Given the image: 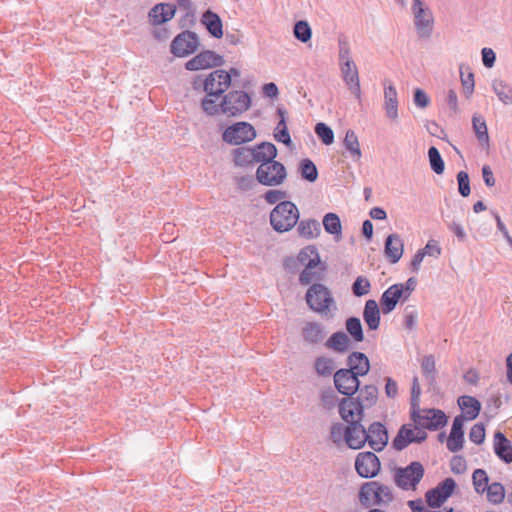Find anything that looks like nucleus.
<instances>
[{
    "mask_svg": "<svg viewBox=\"0 0 512 512\" xmlns=\"http://www.w3.org/2000/svg\"><path fill=\"white\" fill-rule=\"evenodd\" d=\"M254 163H260L256 170V180L264 186L281 185L286 177L285 166L275 160L277 148L271 142H261L252 148Z\"/></svg>",
    "mask_w": 512,
    "mask_h": 512,
    "instance_id": "1",
    "label": "nucleus"
},
{
    "mask_svg": "<svg viewBox=\"0 0 512 512\" xmlns=\"http://www.w3.org/2000/svg\"><path fill=\"white\" fill-rule=\"evenodd\" d=\"M231 74L225 70L211 72L203 81V91L206 96L201 100V108L208 116L222 113L221 102L216 103L214 98L221 97L231 85Z\"/></svg>",
    "mask_w": 512,
    "mask_h": 512,
    "instance_id": "2",
    "label": "nucleus"
},
{
    "mask_svg": "<svg viewBox=\"0 0 512 512\" xmlns=\"http://www.w3.org/2000/svg\"><path fill=\"white\" fill-rule=\"evenodd\" d=\"M358 395L353 398H342L338 403V412L342 420L347 417L364 416L366 408L373 407L378 400L379 390L374 384L359 386Z\"/></svg>",
    "mask_w": 512,
    "mask_h": 512,
    "instance_id": "3",
    "label": "nucleus"
},
{
    "mask_svg": "<svg viewBox=\"0 0 512 512\" xmlns=\"http://www.w3.org/2000/svg\"><path fill=\"white\" fill-rule=\"evenodd\" d=\"M300 213L297 206L288 200L279 202L270 213V224L279 233L290 231L298 222Z\"/></svg>",
    "mask_w": 512,
    "mask_h": 512,
    "instance_id": "4",
    "label": "nucleus"
},
{
    "mask_svg": "<svg viewBox=\"0 0 512 512\" xmlns=\"http://www.w3.org/2000/svg\"><path fill=\"white\" fill-rule=\"evenodd\" d=\"M305 300L312 311L325 315L330 311V307L335 305L331 291L321 283H314L308 288Z\"/></svg>",
    "mask_w": 512,
    "mask_h": 512,
    "instance_id": "5",
    "label": "nucleus"
},
{
    "mask_svg": "<svg viewBox=\"0 0 512 512\" xmlns=\"http://www.w3.org/2000/svg\"><path fill=\"white\" fill-rule=\"evenodd\" d=\"M359 500L365 507L385 505L393 500L390 488L376 481L364 483L359 491Z\"/></svg>",
    "mask_w": 512,
    "mask_h": 512,
    "instance_id": "6",
    "label": "nucleus"
},
{
    "mask_svg": "<svg viewBox=\"0 0 512 512\" xmlns=\"http://www.w3.org/2000/svg\"><path fill=\"white\" fill-rule=\"evenodd\" d=\"M250 95L242 90H232L222 95L221 107L222 113L228 117H237L242 115L251 107Z\"/></svg>",
    "mask_w": 512,
    "mask_h": 512,
    "instance_id": "7",
    "label": "nucleus"
},
{
    "mask_svg": "<svg viewBox=\"0 0 512 512\" xmlns=\"http://www.w3.org/2000/svg\"><path fill=\"white\" fill-rule=\"evenodd\" d=\"M255 128L248 122H237L228 126L223 134L222 139L230 145H241L250 142L256 138Z\"/></svg>",
    "mask_w": 512,
    "mask_h": 512,
    "instance_id": "8",
    "label": "nucleus"
},
{
    "mask_svg": "<svg viewBox=\"0 0 512 512\" xmlns=\"http://www.w3.org/2000/svg\"><path fill=\"white\" fill-rule=\"evenodd\" d=\"M359 378L351 369L340 368L333 375L335 389L344 398H353L361 385Z\"/></svg>",
    "mask_w": 512,
    "mask_h": 512,
    "instance_id": "9",
    "label": "nucleus"
},
{
    "mask_svg": "<svg viewBox=\"0 0 512 512\" xmlns=\"http://www.w3.org/2000/svg\"><path fill=\"white\" fill-rule=\"evenodd\" d=\"M198 35L190 30L179 33L171 42L170 52L179 58L193 54L199 47Z\"/></svg>",
    "mask_w": 512,
    "mask_h": 512,
    "instance_id": "10",
    "label": "nucleus"
},
{
    "mask_svg": "<svg viewBox=\"0 0 512 512\" xmlns=\"http://www.w3.org/2000/svg\"><path fill=\"white\" fill-rule=\"evenodd\" d=\"M424 476V467L418 461L411 462L404 468H398L395 472V482L398 487L408 490L415 488Z\"/></svg>",
    "mask_w": 512,
    "mask_h": 512,
    "instance_id": "11",
    "label": "nucleus"
},
{
    "mask_svg": "<svg viewBox=\"0 0 512 512\" xmlns=\"http://www.w3.org/2000/svg\"><path fill=\"white\" fill-rule=\"evenodd\" d=\"M423 412L424 414H420L416 409L411 412V419L422 428L435 431L447 424V416L442 410L432 408Z\"/></svg>",
    "mask_w": 512,
    "mask_h": 512,
    "instance_id": "12",
    "label": "nucleus"
},
{
    "mask_svg": "<svg viewBox=\"0 0 512 512\" xmlns=\"http://www.w3.org/2000/svg\"><path fill=\"white\" fill-rule=\"evenodd\" d=\"M363 418L364 416H352L344 420L347 423L346 444L351 449H361L367 443L366 428L361 423Z\"/></svg>",
    "mask_w": 512,
    "mask_h": 512,
    "instance_id": "13",
    "label": "nucleus"
},
{
    "mask_svg": "<svg viewBox=\"0 0 512 512\" xmlns=\"http://www.w3.org/2000/svg\"><path fill=\"white\" fill-rule=\"evenodd\" d=\"M456 482L453 478H445L436 487L425 493V500L430 508H439L454 493Z\"/></svg>",
    "mask_w": 512,
    "mask_h": 512,
    "instance_id": "14",
    "label": "nucleus"
},
{
    "mask_svg": "<svg viewBox=\"0 0 512 512\" xmlns=\"http://www.w3.org/2000/svg\"><path fill=\"white\" fill-rule=\"evenodd\" d=\"M381 469L378 456L371 451L360 452L355 459V470L362 478H373Z\"/></svg>",
    "mask_w": 512,
    "mask_h": 512,
    "instance_id": "15",
    "label": "nucleus"
},
{
    "mask_svg": "<svg viewBox=\"0 0 512 512\" xmlns=\"http://www.w3.org/2000/svg\"><path fill=\"white\" fill-rule=\"evenodd\" d=\"M224 64L221 55L211 50H205L185 63V68L189 71H198L213 67H220Z\"/></svg>",
    "mask_w": 512,
    "mask_h": 512,
    "instance_id": "16",
    "label": "nucleus"
},
{
    "mask_svg": "<svg viewBox=\"0 0 512 512\" xmlns=\"http://www.w3.org/2000/svg\"><path fill=\"white\" fill-rule=\"evenodd\" d=\"M367 443L375 452H381L388 444L389 436L381 422H373L366 429Z\"/></svg>",
    "mask_w": 512,
    "mask_h": 512,
    "instance_id": "17",
    "label": "nucleus"
},
{
    "mask_svg": "<svg viewBox=\"0 0 512 512\" xmlns=\"http://www.w3.org/2000/svg\"><path fill=\"white\" fill-rule=\"evenodd\" d=\"M464 414L457 415L452 423V427L447 437V449L456 453L463 448L464 445Z\"/></svg>",
    "mask_w": 512,
    "mask_h": 512,
    "instance_id": "18",
    "label": "nucleus"
},
{
    "mask_svg": "<svg viewBox=\"0 0 512 512\" xmlns=\"http://www.w3.org/2000/svg\"><path fill=\"white\" fill-rule=\"evenodd\" d=\"M343 81L347 85L351 93L357 98L361 97V87L359 80V73L354 61H347L340 65Z\"/></svg>",
    "mask_w": 512,
    "mask_h": 512,
    "instance_id": "19",
    "label": "nucleus"
},
{
    "mask_svg": "<svg viewBox=\"0 0 512 512\" xmlns=\"http://www.w3.org/2000/svg\"><path fill=\"white\" fill-rule=\"evenodd\" d=\"M177 11V6L172 3H157L154 5L149 13V21L154 26H160L171 20Z\"/></svg>",
    "mask_w": 512,
    "mask_h": 512,
    "instance_id": "20",
    "label": "nucleus"
},
{
    "mask_svg": "<svg viewBox=\"0 0 512 512\" xmlns=\"http://www.w3.org/2000/svg\"><path fill=\"white\" fill-rule=\"evenodd\" d=\"M414 13V24L420 38H429L433 31V16L428 8H417Z\"/></svg>",
    "mask_w": 512,
    "mask_h": 512,
    "instance_id": "21",
    "label": "nucleus"
},
{
    "mask_svg": "<svg viewBox=\"0 0 512 512\" xmlns=\"http://www.w3.org/2000/svg\"><path fill=\"white\" fill-rule=\"evenodd\" d=\"M404 252V243L397 233L389 234L384 243V255L391 264L397 263Z\"/></svg>",
    "mask_w": 512,
    "mask_h": 512,
    "instance_id": "22",
    "label": "nucleus"
},
{
    "mask_svg": "<svg viewBox=\"0 0 512 512\" xmlns=\"http://www.w3.org/2000/svg\"><path fill=\"white\" fill-rule=\"evenodd\" d=\"M384 110L386 116L395 121L398 119V98L395 86L388 82H384Z\"/></svg>",
    "mask_w": 512,
    "mask_h": 512,
    "instance_id": "23",
    "label": "nucleus"
},
{
    "mask_svg": "<svg viewBox=\"0 0 512 512\" xmlns=\"http://www.w3.org/2000/svg\"><path fill=\"white\" fill-rule=\"evenodd\" d=\"M301 336L304 342L309 345H318L324 340L326 332L322 324L309 321L302 327Z\"/></svg>",
    "mask_w": 512,
    "mask_h": 512,
    "instance_id": "24",
    "label": "nucleus"
},
{
    "mask_svg": "<svg viewBox=\"0 0 512 512\" xmlns=\"http://www.w3.org/2000/svg\"><path fill=\"white\" fill-rule=\"evenodd\" d=\"M402 296L403 289L401 284H393L386 289L380 298V305L383 314H389L392 312Z\"/></svg>",
    "mask_w": 512,
    "mask_h": 512,
    "instance_id": "25",
    "label": "nucleus"
},
{
    "mask_svg": "<svg viewBox=\"0 0 512 512\" xmlns=\"http://www.w3.org/2000/svg\"><path fill=\"white\" fill-rule=\"evenodd\" d=\"M200 22L212 37L217 39L223 37L222 19L217 13H215L211 9H207L203 12Z\"/></svg>",
    "mask_w": 512,
    "mask_h": 512,
    "instance_id": "26",
    "label": "nucleus"
},
{
    "mask_svg": "<svg viewBox=\"0 0 512 512\" xmlns=\"http://www.w3.org/2000/svg\"><path fill=\"white\" fill-rule=\"evenodd\" d=\"M346 369H351L358 377L365 376L370 371V361L365 353L354 351L346 360Z\"/></svg>",
    "mask_w": 512,
    "mask_h": 512,
    "instance_id": "27",
    "label": "nucleus"
},
{
    "mask_svg": "<svg viewBox=\"0 0 512 512\" xmlns=\"http://www.w3.org/2000/svg\"><path fill=\"white\" fill-rule=\"evenodd\" d=\"M493 446L494 453L500 460L506 464L512 462V444L501 431L495 432Z\"/></svg>",
    "mask_w": 512,
    "mask_h": 512,
    "instance_id": "28",
    "label": "nucleus"
},
{
    "mask_svg": "<svg viewBox=\"0 0 512 512\" xmlns=\"http://www.w3.org/2000/svg\"><path fill=\"white\" fill-rule=\"evenodd\" d=\"M458 405L463 411L465 420H474L478 417L481 410V403L473 396L463 395L458 398Z\"/></svg>",
    "mask_w": 512,
    "mask_h": 512,
    "instance_id": "29",
    "label": "nucleus"
},
{
    "mask_svg": "<svg viewBox=\"0 0 512 512\" xmlns=\"http://www.w3.org/2000/svg\"><path fill=\"white\" fill-rule=\"evenodd\" d=\"M325 347L333 350L334 352L344 354L349 351L350 339L348 335L343 331H337L331 334V336L325 342Z\"/></svg>",
    "mask_w": 512,
    "mask_h": 512,
    "instance_id": "30",
    "label": "nucleus"
},
{
    "mask_svg": "<svg viewBox=\"0 0 512 512\" xmlns=\"http://www.w3.org/2000/svg\"><path fill=\"white\" fill-rule=\"evenodd\" d=\"M363 319L370 330H377L380 325V310L375 300L366 301L363 311Z\"/></svg>",
    "mask_w": 512,
    "mask_h": 512,
    "instance_id": "31",
    "label": "nucleus"
},
{
    "mask_svg": "<svg viewBox=\"0 0 512 512\" xmlns=\"http://www.w3.org/2000/svg\"><path fill=\"white\" fill-rule=\"evenodd\" d=\"M297 232L305 239L316 238L321 232L320 223L315 219L301 220L298 223Z\"/></svg>",
    "mask_w": 512,
    "mask_h": 512,
    "instance_id": "32",
    "label": "nucleus"
},
{
    "mask_svg": "<svg viewBox=\"0 0 512 512\" xmlns=\"http://www.w3.org/2000/svg\"><path fill=\"white\" fill-rule=\"evenodd\" d=\"M345 149L349 152L350 157L354 161H359L362 157L360 144L356 133L349 129L346 131L345 138L343 141Z\"/></svg>",
    "mask_w": 512,
    "mask_h": 512,
    "instance_id": "33",
    "label": "nucleus"
},
{
    "mask_svg": "<svg viewBox=\"0 0 512 512\" xmlns=\"http://www.w3.org/2000/svg\"><path fill=\"white\" fill-rule=\"evenodd\" d=\"M411 443H413V430L404 424L392 440V447L396 451H402Z\"/></svg>",
    "mask_w": 512,
    "mask_h": 512,
    "instance_id": "34",
    "label": "nucleus"
},
{
    "mask_svg": "<svg viewBox=\"0 0 512 512\" xmlns=\"http://www.w3.org/2000/svg\"><path fill=\"white\" fill-rule=\"evenodd\" d=\"M472 126L479 143L484 147H489L490 139L485 119L480 115H474Z\"/></svg>",
    "mask_w": 512,
    "mask_h": 512,
    "instance_id": "35",
    "label": "nucleus"
},
{
    "mask_svg": "<svg viewBox=\"0 0 512 512\" xmlns=\"http://www.w3.org/2000/svg\"><path fill=\"white\" fill-rule=\"evenodd\" d=\"M323 227L328 234L334 235L336 240L341 238L342 226L339 216L329 212L323 217Z\"/></svg>",
    "mask_w": 512,
    "mask_h": 512,
    "instance_id": "36",
    "label": "nucleus"
},
{
    "mask_svg": "<svg viewBox=\"0 0 512 512\" xmlns=\"http://www.w3.org/2000/svg\"><path fill=\"white\" fill-rule=\"evenodd\" d=\"M298 170L302 179L310 183H314L318 179V169L314 162L309 158H304L299 162Z\"/></svg>",
    "mask_w": 512,
    "mask_h": 512,
    "instance_id": "37",
    "label": "nucleus"
},
{
    "mask_svg": "<svg viewBox=\"0 0 512 512\" xmlns=\"http://www.w3.org/2000/svg\"><path fill=\"white\" fill-rule=\"evenodd\" d=\"M335 367V361L330 357L319 356L314 361V369L322 377L331 376Z\"/></svg>",
    "mask_w": 512,
    "mask_h": 512,
    "instance_id": "38",
    "label": "nucleus"
},
{
    "mask_svg": "<svg viewBox=\"0 0 512 512\" xmlns=\"http://www.w3.org/2000/svg\"><path fill=\"white\" fill-rule=\"evenodd\" d=\"M459 70L464 94L467 98H469L474 92V73L470 70L469 67L465 66L464 64L460 65Z\"/></svg>",
    "mask_w": 512,
    "mask_h": 512,
    "instance_id": "39",
    "label": "nucleus"
},
{
    "mask_svg": "<svg viewBox=\"0 0 512 512\" xmlns=\"http://www.w3.org/2000/svg\"><path fill=\"white\" fill-rule=\"evenodd\" d=\"M492 88L499 100L505 104H512V87L506 84L502 80H494L492 83Z\"/></svg>",
    "mask_w": 512,
    "mask_h": 512,
    "instance_id": "40",
    "label": "nucleus"
},
{
    "mask_svg": "<svg viewBox=\"0 0 512 512\" xmlns=\"http://www.w3.org/2000/svg\"><path fill=\"white\" fill-rule=\"evenodd\" d=\"M345 328L355 342H362L364 340L363 327L358 317L352 316L347 318Z\"/></svg>",
    "mask_w": 512,
    "mask_h": 512,
    "instance_id": "41",
    "label": "nucleus"
},
{
    "mask_svg": "<svg viewBox=\"0 0 512 512\" xmlns=\"http://www.w3.org/2000/svg\"><path fill=\"white\" fill-rule=\"evenodd\" d=\"M233 158L236 166L245 167L254 164L253 151L250 147H238L234 149Z\"/></svg>",
    "mask_w": 512,
    "mask_h": 512,
    "instance_id": "42",
    "label": "nucleus"
},
{
    "mask_svg": "<svg viewBox=\"0 0 512 512\" xmlns=\"http://www.w3.org/2000/svg\"><path fill=\"white\" fill-rule=\"evenodd\" d=\"M487 500L494 505L502 503L505 499V488L500 482L491 483L485 490Z\"/></svg>",
    "mask_w": 512,
    "mask_h": 512,
    "instance_id": "43",
    "label": "nucleus"
},
{
    "mask_svg": "<svg viewBox=\"0 0 512 512\" xmlns=\"http://www.w3.org/2000/svg\"><path fill=\"white\" fill-rule=\"evenodd\" d=\"M423 375L430 385L436 382V361L433 355H426L421 361Z\"/></svg>",
    "mask_w": 512,
    "mask_h": 512,
    "instance_id": "44",
    "label": "nucleus"
},
{
    "mask_svg": "<svg viewBox=\"0 0 512 512\" xmlns=\"http://www.w3.org/2000/svg\"><path fill=\"white\" fill-rule=\"evenodd\" d=\"M297 261L307 267V263L313 261L317 262V264L321 263V259L319 256L318 249L314 245H308L302 248L297 256Z\"/></svg>",
    "mask_w": 512,
    "mask_h": 512,
    "instance_id": "45",
    "label": "nucleus"
},
{
    "mask_svg": "<svg viewBox=\"0 0 512 512\" xmlns=\"http://www.w3.org/2000/svg\"><path fill=\"white\" fill-rule=\"evenodd\" d=\"M472 482L474 489L478 494H483L487 487L490 485L487 472L481 468L475 469L473 471Z\"/></svg>",
    "mask_w": 512,
    "mask_h": 512,
    "instance_id": "46",
    "label": "nucleus"
},
{
    "mask_svg": "<svg viewBox=\"0 0 512 512\" xmlns=\"http://www.w3.org/2000/svg\"><path fill=\"white\" fill-rule=\"evenodd\" d=\"M428 159L431 169L438 175L442 174L445 170L444 160L435 146L428 149Z\"/></svg>",
    "mask_w": 512,
    "mask_h": 512,
    "instance_id": "47",
    "label": "nucleus"
},
{
    "mask_svg": "<svg viewBox=\"0 0 512 512\" xmlns=\"http://www.w3.org/2000/svg\"><path fill=\"white\" fill-rule=\"evenodd\" d=\"M294 37L302 43H307L312 36V30L309 23L305 20H299L293 28Z\"/></svg>",
    "mask_w": 512,
    "mask_h": 512,
    "instance_id": "48",
    "label": "nucleus"
},
{
    "mask_svg": "<svg viewBox=\"0 0 512 512\" xmlns=\"http://www.w3.org/2000/svg\"><path fill=\"white\" fill-rule=\"evenodd\" d=\"M319 264L313 261V263L308 262L307 267H305L299 275V282L301 285H308L312 283L314 280L321 279V273L314 271L313 269L317 267Z\"/></svg>",
    "mask_w": 512,
    "mask_h": 512,
    "instance_id": "49",
    "label": "nucleus"
},
{
    "mask_svg": "<svg viewBox=\"0 0 512 512\" xmlns=\"http://www.w3.org/2000/svg\"><path fill=\"white\" fill-rule=\"evenodd\" d=\"M314 130L323 144L331 145L334 142V132L326 123H317Z\"/></svg>",
    "mask_w": 512,
    "mask_h": 512,
    "instance_id": "50",
    "label": "nucleus"
},
{
    "mask_svg": "<svg viewBox=\"0 0 512 512\" xmlns=\"http://www.w3.org/2000/svg\"><path fill=\"white\" fill-rule=\"evenodd\" d=\"M352 293L356 297H362L370 292L371 283L364 276H358L352 284Z\"/></svg>",
    "mask_w": 512,
    "mask_h": 512,
    "instance_id": "51",
    "label": "nucleus"
},
{
    "mask_svg": "<svg viewBox=\"0 0 512 512\" xmlns=\"http://www.w3.org/2000/svg\"><path fill=\"white\" fill-rule=\"evenodd\" d=\"M458 192L462 197H468L471 192L469 175L465 171L457 174Z\"/></svg>",
    "mask_w": 512,
    "mask_h": 512,
    "instance_id": "52",
    "label": "nucleus"
},
{
    "mask_svg": "<svg viewBox=\"0 0 512 512\" xmlns=\"http://www.w3.org/2000/svg\"><path fill=\"white\" fill-rule=\"evenodd\" d=\"M469 439L471 442L480 445L485 440V426L483 423H476L472 426L469 432Z\"/></svg>",
    "mask_w": 512,
    "mask_h": 512,
    "instance_id": "53",
    "label": "nucleus"
},
{
    "mask_svg": "<svg viewBox=\"0 0 512 512\" xmlns=\"http://www.w3.org/2000/svg\"><path fill=\"white\" fill-rule=\"evenodd\" d=\"M346 432H347V426H344L342 423H339V422L334 423L331 426L330 438L334 443L339 444L343 440L346 441Z\"/></svg>",
    "mask_w": 512,
    "mask_h": 512,
    "instance_id": "54",
    "label": "nucleus"
},
{
    "mask_svg": "<svg viewBox=\"0 0 512 512\" xmlns=\"http://www.w3.org/2000/svg\"><path fill=\"white\" fill-rule=\"evenodd\" d=\"M413 102L417 107L424 109L429 106L430 98L423 89L416 88L413 93Z\"/></svg>",
    "mask_w": 512,
    "mask_h": 512,
    "instance_id": "55",
    "label": "nucleus"
},
{
    "mask_svg": "<svg viewBox=\"0 0 512 512\" xmlns=\"http://www.w3.org/2000/svg\"><path fill=\"white\" fill-rule=\"evenodd\" d=\"M339 399L334 391L329 390L321 394V402L326 409H332L336 405L338 406Z\"/></svg>",
    "mask_w": 512,
    "mask_h": 512,
    "instance_id": "56",
    "label": "nucleus"
},
{
    "mask_svg": "<svg viewBox=\"0 0 512 512\" xmlns=\"http://www.w3.org/2000/svg\"><path fill=\"white\" fill-rule=\"evenodd\" d=\"M450 468L454 474H462L466 471L467 465L463 456L455 455L450 461Z\"/></svg>",
    "mask_w": 512,
    "mask_h": 512,
    "instance_id": "57",
    "label": "nucleus"
},
{
    "mask_svg": "<svg viewBox=\"0 0 512 512\" xmlns=\"http://www.w3.org/2000/svg\"><path fill=\"white\" fill-rule=\"evenodd\" d=\"M287 198V192L282 190H268L264 194V199L268 204H276Z\"/></svg>",
    "mask_w": 512,
    "mask_h": 512,
    "instance_id": "58",
    "label": "nucleus"
},
{
    "mask_svg": "<svg viewBox=\"0 0 512 512\" xmlns=\"http://www.w3.org/2000/svg\"><path fill=\"white\" fill-rule=\"evenodd\" d=\"M339 61L340 65L346 63L347 61H353L350 56V47L349 43L345 39H339Z\"/></svg>",
    "mask_w": 512,
    "mask_h": 512,
    "instance_id": "59",
    "label": "nucleus"
},
{
    "mask_svg": "<svg viewBox=\"0 0 512 512\" xmlns=\"http://www.w3.org/2000/svg\"><path fill=\"white\" fill-rule=\"evenodd\" d=\"M420 250L422 253H424V256L428 255L438 258L441 255V247L439 246L438 242L433 239L429 240L425 247Z\"/></svg>",
    "mask_w": 512,
    "mask_h": 512,
    "instance_id": "60",
    "label": "nucleus"
},
{
    "mask_svg": "<svg viewBox=\"0 0 512 512\" xmlns=\"http://www.w3.org/2000/svg\"><path fill=\"white\" fill-rule=\"evenodd\" d=\"M482 62L486 68H492L496 61V53L491 49L484 47L481 50Z\"/></svg>",
    "mask_w": 512,
    "mask_h": 512,
    "instance_id": "61",
    "label": "nucleus"
},
{
    "mask_svg": "<svg viewBox=\"0 0 512 512\" xmlns=\"http://www.w3.org/2000/svg\"><path fill=\"white\" fill-rule=\"evenodd\" d=\"M275 140L277 142L283 143L286 146H290L292 143L287 125H283V128H279L274 133Z\"/></svg>",
    "mask_w": 512,
    "mask_h": 512,
    "instance_id": "62",
    "label": "nucleus"
},
{
    "mask_svg": "<svg viewBox=\"0 0 512 512\" xmlns=\"http://www.w3.org/2000/svg\"><path fill=\"white\" fill-rule=\"evenodd\" d=\"M385 394L388 398H396L398 395V384L391 377H385Z\"/></svg>",
    "mask_w": 512,
    "mask_h": 512,
    "instance_id": "63",
    "label": "nucleus"
},
{
    "mask_svg": "<svg viewBox=\"0 0 512 512\" xmlns=\"http://www.w3.org/2000/svg\"><path fill=\"white\" fill-rule=\"evenodd\" d=\"M492 214L496 220L497 229L502 233L507 244L512 248V237L510 236L505 224L503 223L497 212H492Z\"/></svg>",
    "mask_w": 512,
    "mask_h": 512,
    "instance_id": "64",
    "label": "nucleus"
}]
</instances>
